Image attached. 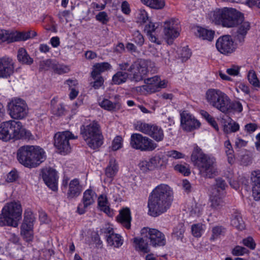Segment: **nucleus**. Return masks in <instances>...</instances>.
<instances>
[{
	"label": "nucleus",
	"mask_w": 260,
	"mask_h": 260,
	"mask_svg": "<svg viewBox=\"0 0 260 260\" xmlns=\"http://www.w3.org/2000/svg\"><path fill=\"white\" fill-rule=\"evenodd\" d=\"M122 138L120 136L116 137L113 140L112 144V149L114 151H116L121 148L122 147Z\"/></svg>",
	"instance_id": "obj_60"
},
{
	"label": "nucleus",
	"mask_w": 260,
	"mask_h": 260,
	"mask_svg": "<svg viewBox=\"0 0 260 260\" xmlns=\"http://www.w3.org/2000/svg\"><path fill=\"white\" fill-rule=\"evenodd\" d=\"M136 18L138 22L145 23L148 19V14L144 9H140L137 12Z\"/></svg>",
	"instance_id": "obj_54"
},
{
	"label": "nucleus",
	"mask_w": 260,
	"mask_h": 260,
	"mask_svg": "<svg viewBox=\"0 0 260 260\" xmlns=\"http://www.w3.org/2000/svg\"><path fill=\"white\" fill-rule=\"evenodd\" d=\"M181 125L183 129L190 132L198 128L200 126V122L187 111H183L180 113Z\"/></svg>",
	"instance_id": "obj_17"
},
{
	"label": "nucleus",
	"mask_w": 260,
	"mask_h": 260,
	"mask_svg": "<svg viewBox=\"0 0 260 260\" xmlns=\"http://www.w3.org/2000/svg\"><path fill=\"white\" fill-rule=\"evenodd\" d=\"M117 219L118 221L124 228L128 230L130 229L132 217L131 216V211L128 208H126L121 210Z\"/></svg>",
	"instance_id": "obj_26"
},
{
	"label": "nucleus",
	"mask_w": 260,
	"mask_h": 260,
	"mask_svg": "<svg viewBox=\"0 0 260 260\" xmlns=\"http://www.w3.org/2000/svg\"><path fill=\"white\" fill-rule=\"evenodd\" d=\"M216 47L221 53L228 55L235 51L236 45L234 43L230 36L225 35L219 37L217 39L216 43Z\"/></svg>",
	"instance_id": "obj_15"
},
{
	"label": "nucleus",
	"mask_w": 260,
	"mask_h": 260,
	"mask_svg": "<svg viewBox=\"0 0 260 260\" xmlns=\"http://www.w3.org/2000/svg\"><path fill=\"white\" fill-rule=\"evenodd\" d=\"M191 231L192 235L194 237H201L203 232L202 224L198 223L192 225L191 227Z\"/></svg>",
	"instance_id": "obj_57"
},
{
	"label": "nucleus",
	"mask_w": 260,
	"mask_h": 260,
	"mask_svg": "<svg viewBox=\"0 0 260 260\" xmlns=\"http://www.w3.org/2000/svg\"><path fill=\"white\" fill-rule=\"evenodd\" d=\"M37 35V32L33 30L18 32L0 29V43L3 42L11 43L25 41L32 38Z\"/></svg>",
	"instance_id": "obj_10"
},
{
	"label": "nucleus",
	"mask_w": 260,
	"mask_h": 260,
	"mask_svg": "<svg viewBox=\"0 0 260 260\" xmlns=\"http://www.w3.org/2000/svg\"><path fill=\"white\" fill-rule=\"evenodd\" d=\"M191 160L197 167L201 175L205 178H212L217 175L216 159L205 154L198 146L194 147L191 155Z\"/></svg>",
	"instance_id": "obj_2"
},
{
	"label": "nucleus",
	"mask_w": 260,
	"mask_h": 260,
	"mask_svg": "<svg viewBox=\"0 0 260 260\" xmlns=\"http://www.w3.org/2000/svg\"><path fill=\"white\" fill-rule=\"evenodd\" d=\"M22 211L21 206L19 203L7 204L0 214V226H17V221L21 218Z\"/></svg>",
	"instance_id": "obj_6"
},
{
	"label": "nucleus",
	"mask_w": 260,
	"mask_h": 260,
	"mask_svg": "<svg viewBox=\"0 0 260 260\" xmlns=\"http://www.w3.org/2000/svg\"><path fill=\"white\" fill-rule=\"evenodd\" d=\"M205 100L211 107L223 113H227L230 97L218 89L209 88L205 93Z\"/></svg>",
	"instance_id": "obj_8"
},
{
	"label": "nucleus",
	"mask_w": 260,
	"mask_h": 260,
	"mask_svg": "<svg viewBox=\"0 0 260 260\" xmlns=\"http://www.w3.org/2000/svg\"><path fill=\"white\" fill-rule=\"evenodd\" d=\"M214 32L207 29L200 27L198 29V35L199 37L203 40L211 41L214 37Z\"/></svg>",
	"instance_id": "obj_44"
},
{
	"label": "nucleus",
	"mask_w": 260,
	"mask_h": 260,
	"mask_svg": "<svg viewBox=\"0 0 260 260\" xmlns=\"http://www.w3.org/2000/svg\"><path fill=\"white\" fill-rule=\"evenodd\" d=\"M99 105L102 108L109 111H116L119 110L121 107V104L119 102H112L107 99H104L102 101L99 102Z\"/></svg>",
	"instance_id": "obj_30"
},
{
	"label": "nucleus",
	"mask_w": 260,
	"mask_h": 260,
	"mask_svg": "<svg viewBox=\"0 0 260 260\" xmlns=\"http://www.w3.org/2000/svg\"><path fill=\"white\" fill-rule=\"evenodd\" d=\"M226 73L231 76H237L239 74L240 68L238 66H233L231 68L226 69Z\"/></svg>",
	"instance_id": "obj_64"
},
{
	"label": "nucleus",
	"mask_w": 260,
	"mask_h": 260,
	"mask_svg": "<svg viewBox=\"0 0 260 260\" xmlns=\"http://www.w3.org/2000/svg\"><path fill=\"white\" fill-rule=\"evenodd\" d=\"M242 14L235 9L224 8L214 11L213 20L216 24L228 28L236 27Z\"/></svg>",
	"instance_id": "obj_5"
},
{
	"label": "nucleus",
	"mask_w": 260,
	"mask_h": 260,
	"mask_svg": "<svg viewBox=\"0 0 260 260\" xmlns=\"http://www.w3.org/2000/svg\"><path fill=\"white\" fill-rule=\"evenodd\" d=\"M118 171V165L116 160L114 158L110 159L109 164L105 169V175L110 179V181L112 180L113 177L116 175Z\"/></svg>",
	"instance_id": "obj_29"
},
{
	"label": "nucleus",
	"mask_w": 260,
	"mask_h": 260,
	"mask_svg": "<svg viewBox=\"0 0 260 260\" xmlns=\"http://www.w3.org/2000/svg\"><path fill=\"white\" fill-rule=\"evenodd\" d=\"M82 137L91 149H96L103 143V136L98 122L93 121L89 124L82 125L80 128Z\"/></svg>",
	"instance_id": "obj_4"
},
{
	"label": "nucleus",
	"mask_w": 260,
	"mask_h": 260,
	"mask_svg": "<svg viewBox=\"0 0 260 260\" xmlns=\"http://www.w3.org/2000/svg\"><path fill=\"white\" fill-rule=\"evenodd\" d=\"M251 180L253 196L255 200H260V170L252 172Z\"/></svg>",
	"instance_id": "obj_23"
},
{
	"label": "nucleus",
	"mask_w": 260,
	"mask_h": 260,
	"mask_svg": "<svg viewBox=\"0 0 260 260\" xmlns=\"http://www.w3.org/2000/svg\"><path fill=\"white\" fill-rule=\"evenodd\" d=\"M8 111L13 119H22L27 114L28 109L24 101L20 99L12 100L8 104Z\"/></svg>",
	"instance_id": "obj_13"
},
{
	"label": "nucleus",
	"mask_w": 260,
	"mask_h": 260,
	"mask_svg": "<svg viewBox=\"0 0 260 260\" xmlns=\"http://www.w3.org/2000/svg\"><path fill=\"white\" fill-rule=\"evenodd\" d=\"M119 69L121 71H127L131 81L139 82L144 79L148 72V63L144 59H138L131 65L127 62L119 64Z\"/></svg>",
	"instance_id": "obj_7"
},
{
	"label": "nucleus",
	"mask_w": 260,
	"mask_h": 260,
	"mask_svg": "<svg viewBox=\"0 0 260 260\" xmlns=\"http://www.w3.org/2000/svg\"><path fill=\"white\" fill-rule=\"evenodd\" d=\"M123 71H120L117 72L114 74L112 77V82L113 84L116 85H119L125 83L129 75V73L123 72Z\"/></svg>",
	"instance_id": "obj_39"
},
{
	"label": "nucleus",
	"mask_w": 260,
	"mask_h": 260,
	"mask_svg": "<svg viewBox=\"0 0 260 260\" xmlns=\"http://www.w3.org/2000/svg\"><path fill=\"white\" fill-rule=\"evenodd\" d=\"M159 80V77L157 76L147 78L144 81L146 85L142 86V87L150 92H154L156 91V85Z\"/></svg>",
	"instance_id": "obj_34"
},
{
	"label": "nucleus",
	"mask_w": 260,
	"mask_h": 260,
	"mask_svg": "<svg viewBox=\"0 0 260 260\" xmlns=\"http://www.w3.org/2000/svg\"><path fill=\"white\" fill-rule=\"evenodd\" d=\"M152 125V124L143 122L142 121H138L134 124V127L136 130L140 131L145 135H148Z\"/></svg>",
	"instance_id": "obj_43"
},
{
	"label": "nucleus",
	"mask_w": 260,
	"mask_h": 260,
	"mask_svg": "<svg viewBox=\"0 0 260 260\" xmlns=\"http://www.w3.org/2000/svg\"><path fill=\"white\" fill-rule=\"evenodd\" d=\"M82 190V186L77 179L71 180L69 183V189L67 194L68 199H72L78 197Z\"/></svg>",
	"instance_id": "obj_25"
},
{
	"label": "nucleus",
	"mask_w": 260,
	"mask_h": 260,
	"mask_svg": "<svg viewBox=\"0 0 260 260\" xmlns=\"http://www.w3.org/2000/svg\"><path fill=\"white\" fill-rule=\"evenodd\" d=\"M180 26L178 20L171 19L164 24V34L168 39L177 38L180 34Z\"/></svg>",
	"instance_id": "obj_18"
},
{
	"label": "nucleus",
	"mask_w": 260,
	"mask_h": 260,
	"mask_svg": "<svg viewBox=\"0 0 260 260\" xmlns=\"http://www.w3.org/2000/svg\"><path fill=\"white\" fill-rule=\"evenodd\" d=\"M241 1L250 7H256L260 8V0H241Z\"/></svg>",
	"instance_id": "obj_63"
},
{
	"label": "nucleus",
	"mask_w": 260,
	"mask_h": 260,
	"mask_svg": "<svg viewBox=\"0 0 260 260\" xmlns=\"http://www.w3.org/2000/svg\"><path fill=\"white\" fill-rule=\"evenodd\" d=\"M166 155L169 157H172L174 159L183 158L185 155L177 150H172L167 152Z\"/></svg>",
	"instance_id": "obj_59"
},
{
	"label": "nucleus",
	"mask_w": 260,
	"mask_h": 260,
	"mask_svg": "<svg viewBox=\"0 0 260 260\" xmlns=\"http://www.w3.org/2000/svg\"><path fill=\"white\" fill-rule=\"evenodd\" d=\"M148 136L153 139L155 141L159 142L164 140V131L160 126L152 124Z\"/></svg>",
	"instance_id": "obj_31"
},
{
	"label": "nucleus",
	"mask_w": 260,
	"mask_h": 260,
	"mask_svg": "<svg viewBox=\"0 0 260 260\" xmlns=\"http://www.w3.org/2000/svg\"><path fill=\"white\" fill-rule=\"evenodd\" d=\"M55 61L51 59H46L41 61L40 63V70L47 71L49 70H53Z\"/></svg>",
	"instance_id": "obj_55"
},
{
	"label": "nucleus",
	"mask_w": 260,
	"mask_h": 260,
	"mask_svg": "<svg viewBox=\"0 0 260 260\" xmlns=\"http://www.w3.org/2000/svg\"><path fill=\"white\" fill-rule=\"evenodd\" d=\"M231 224L233 227L241 231L245 229L244 222L239 213H235L233 215Z\"/></svg>",
	"instance_id": "obj_40"
},
{
	"label": "nucleus",
	"mask_w": 260,
	"mask_h": 260,
	"mask_svg": "<svg viewBox=\"0 0 260 260\" xmlns=\"http://www.w3.org/2000/svg\"><path fill=\"white\" fill-rule=\"evenodd\" d=\"M149 160L153 170L159 169L166 164L164 157L159 155H155L149 158Z\"/></svg>",
	"instance_id": "obj_42"
},
{
	"label": "nucleus",
	"mask_w": 260,
	"mask_h": 260,
	"mask_svg": "<svg viewBox=\"0 0 260 260\" xmlns=\"http://www.w3.org/2000/svg\"><path fill=\"white\" fill-rule=\"evenodd\" d=\"M98 205L101 211L108 215L111 214V210L106 196L104 195L100 196L98 199Z\"/></svg>",
	"instance_id": "obj_41"
},
{
	"label": "nucleus",
	"mask_w": 260,
	"mask_h": 260,
	"mask_svg": "<svg viewBox=\"0 0 260 260\" xmlns=\"http://www.w3.org/2000/svg\"><path fill=\"white\" fill-rule=\"evenodd\" d=\"M243 243L245 246L248 247V248L251 249H254L255 248V244L254 242L253 239L250 237H249L247 238L243 239Z\"/></svg>",
	"instance_id": "obj_62"
},
{
	"label": "nucleus",
	"mask_w": 260,
	"mask_h": 260,
	"mask_svg": "<svg viewBox=\"0 0 260 260\" xmlns=\"http://www.w3.org/2000/svg\"><path fill=\"white\" fill-rule=\"evenodd\" d=\"M134 242L141 251L144 253H148L150 251L148 244L142 238H135Z\"/></svg>",
	"instance_id": "obj_46"
},
{
	"label": "nucleus",
	"mask_w": 260,
	"mask_h": 260,
	"mask_svg": "<svg viewBox=\"0 0 260 260\" xmlns=\"http://www.w3.org/2000/svg\"><path fill=\"white\" fill-rule=\"evenodd\" d=\"M202 116L212 125L216 131L218 130V124L215 119L211 116L207 111L202 110L201 111Z\"/></svg>",
	"instance_id": "obj_51"
},
{
	"label": "nucleus",
	"mask_w": 260,
	"mask_h": 260,
	"mask_svg": "<svg viewBox=\"0 0 260 260\" xmlns=\"http://www.w3.org/2000/svg\"><path fill=\"white\" fill-rule=\"evenodd\" d=\"M173 191L168 185L157 186L149 195L148 201V213L157 217L170 208L173 200Z\"/></svg>",
	"instance_id": "obj_1"
},
{
	"label": "nucleus",
	"mask_w": 260,
	"mask_h": 260,
	"mask_svg": "<svg viewBox=\"0 0 260 260\" xmlns=\"http://www.w3.org/2000/svg\"><path fill=\"white\" fill-rule=\"evenodd\" d=\"M17 157L21 164L29 168L38 166L46 159L44 150L34 145L20 147L17 151Z\"/></svg>",
	"instance_id": "obj_3"
},
{
	"label": "nucleus",
	"mask_w": 260,
	"mask_h": 260,
	"mask_svg": "<svg viewBox=\"0 0 260 260\" xmlns=\"http://www.w3.org/2000/svg\"><path fill=\"white\" fill-rule=\"evenodd\" d=\"M53 71L56 74L61 75L65 73H68L70 71V68L69 66L62 64H59L56 63L55 61L54 62V64Z\"/></svg>",
	"instance_id": "obj_48"
},
{
	"label": "nucleus",
	"mask_w": 260,
	"mask_h": 260,
	"mask_svg": "<svg viewBox=\"0 0 260 260\" xmlns=\"http://www.w3.org/2000/svg\"><path fill=\"white\" fill-rule=\"evenodd\" d=\"M145 5L155 10L162 9L165 6V0H140Z\"/></svg>",
	"instance_id": "obj_38"
},
{
	"label": "nucleus",
	"mask_w": 260,
	"mask_h": 260,
	"mask_svg": "<svg viewBox=\"0 0 260 260\" xmlns=\"http://www.w3.org/2000/svg\"><path fill=\"white\" fill-rule=\"evenodd\" d=\"M133 41L138 45L141 46L144 43V38L139 30H135L133 33Z\"/></svg>",
	"instance_id": "obj_53"
},
{
	"label": "nucleus",
	"mask_w": 260,
	"mask_h": 260,
	"mask_svg": "<svg viewBox=\"0 0 260 260\" xmlns=\"http://www.w3.org/2000/svg\"><path fill=\"white\" fill-rule=\"evenodd\" d=\"M101 234L106 237L107 242L110 246L118 248L123 244V240L119 234L114 233L113 229L109 225H106L100 230Z\"/></svg>",
	"instance_id": "obj_16"
},
{
	"label": "nucleus",
	"mask_w": 260,
	"mask_h": 260,
	"mask_svg": "<svg viewBox=\"0 0 260 260\" xmlns=\"http://www.w3.org/2000/svg\"><path fill=\"white\" fill-rule=\"evenodd\" d=\"M225 229L222 226H215L212 228V236L210 238L211 240H214L218 238L220 236L224 234Z\"/></svg>",
	"instance_id": "obj_50"
},
{
	"label": "nucleus",
	"mask_w": 260,
	"mask_h": 260,
	"mask_svg": "<svg viewBox=\"0 0 260 260\" xmlns=\"http://www.w3.org/2000/svg\"><path fill=\"white\" fill-rule=\"evenodd\" d=\"M236 38L239 42H243L244 40L248 30L250 28V24L249 22L244 20L243 16L241 17V21L238 22Z\"/></svg>",
	"instance_id": "obj_24"
},
{
	"label": "nucleus",
	"mask_w": 260,
	"mask_h": 260,
	"mask_svg": "<svg viewBox=\"0 0 260 260\" xmlns=\"http://www.w3.org/2000/svg\"><path fill=\"white\" fill-rule=\"evenodd\" d=\"M17 59L19 62L24 64H31L33 62V59L29 56L24 48H20L18 49Z\"/></svg>",
	"instance_id": "obj_36"
},
{
	"label": "nucleus",
	"mask_w": 260,
	"mask_h": 260,
	"mask_svg": "<svg viewBox=\"0 0 260 260\" xmlns=\"http://www.w3.org/2000/svg\"><path fill=\"white\" fill-rule=\"evenodd\" d=\"M95 199V193L91 189H87L83 193L81 202L78 205L77 211L80 214H84L88 207L91 205Z\"/></svg>",
	"instance_id": "obj_20"
},
{
	"label": "nucleus",
	"mask_w": 260,
	"mask_h": 260,
	"mask_svg": "<svg viewBox=\"0 0 260 260\" xmlns=\"http://www.w3.org/2000/svg\"><path fill=\"white\" fill-rule=\"evenodd\" d=\"M141 235L150 240V243L153 247L164 246L166 239L165 235L155 229L145 227L141 230Z\"/></svg>",
	"instance_id": "obj_14"
},
{
	"label": "nucleus",
	"mask_w": 260,
	"mask_h": 260,
	"mask_svg": "<svg viewBox=\"0 0 260 260\" xmlns=\"http://www.w3.org/2000/svg\"><path fill=\"white\" fill-rule=\"evenodd\" d=\"M228 185L225 181L220 177L215 179V183L210 186L209 192H213L216 191L217 193L226 194L225 189Z\"/></svg>",
	"instance_id": "obj_28"
},
{
	"label": "nucleus",
	"mask_w": 260,
	"mask_h": 260,
	"mask_svg": "<svg viewBox=\"0 0 260 260\" xmlns=\"http://www.w3.org/2000/svg\"><path fill=\"white\" fill-rule=\"evenodd\" d=\"M247 79L253 87H260V81L257 77L256 72L253 70H250L248 71L247 74Z\"/></svg>",
	"instance_id": "obj_45"
},
{
	"label": "nucleus",
	"mask_w": 260,
	"mask_h": 260,
	"mask_svg": "<svg viewBox=\"0 0 260 260\" xmlns=\"http://www.w3.org/2000/svg\"><path fill=\"white\" fill-rule=\"evenodd\" d=\"M111 68V65L108 62L96 63L93 66L91 72V77L95 79L102 72H104Z\"/></svg>",
	"instance_id": "obj_35"
},
{
	"label": "nucleus",
	"mask_w": 260,
	"mask_h": 260,
	"mask_svg": "<svg viewBox=\"0 0 260 260\" xmlns=\"http://www.w3.org/2000/svg\"><path fill=\"white\" fill-rule=\"evenodd\" d=\"M210 207L214 210H220L225 205L224 198L225 194L217 193L216 191L209 192Z\"/></svg>",
	"instance_id": "obj_22"
},
{
	"label": "nucleus",
	"mask_w": 260,
	"mask_h": 260,
	"mask_svg": "<svg viewBox=\"0 0 260 260\" xmlns=\"http://www.w3.org/2000/svg\"><path fill=\"white\" fill-rule=\"evenodd\" d=\"M36 218L30 209H27L24 213V219L20 227V234L26 242L33 239V226Z\"/></svg>",
	"instance_id": "obj_12"
},
{
	"label": "nucleus",
	"mask_w": 260,
	"mask_h": 260,
	"mask_svg": "<svg viewBox=\"0 0 260 260\" xmlns=\"http://www.w3.org/2000/svg\"><path fill=\"white\" fill-rule=\"evenodd\" d=\"M96 19L103 24H106L109 20L107 14L104 12H101L95 16Z\"/></svg>",
	"instance_id": "obj_58"
},
{
	"label": "nucleus",
	"mask_w": 260,
	"mask_h": 260,
	"mask_svg": "<svg viewBox=\"0 0 260 260\" xmlns=\"http://www.w3.org/2000/svg\"><path fill=\"white\" fill-rule=\"evenodd\" d=\"M158 27V24L155 25V24L149 22V23L145 25L144 31L146 32L148 36H149V40L152 42L156 43L157 44H160L161 42L153 34Z\"/></svg>",
	"instance_id": "obj_32"
},
{
	"label": "nucleus",
	"mask_w": 260,
	"mask_h": 260,
	"mask_svg": "<svg viewBox=\"0 0 260 260\" xmlns=\"http://www.w3.org/2000/svg\"><path fill=\"white\" fill-rule=\"evenodd\" d=\"M9 123L12 139H21L24 129L21 122L20 121L10 120L9 121Z\"/></svg>",
	"instance_id": "obj_27"
},
{
	"label": "nucleus",
	"mask_w": 260,
	"mask_h": 260,
	"mask_svg": "<svg viewBox=\"0 0 260 260\" xmlns=\"http://www.w3.org/2000/svg\"><path fill=\"white\" fill-rule=\"evenodd\" d=\"M130 144L132 148L141 151H152L158 146L153 140L138 133L131 135Z\"/></svg>",
	"instance_id": "obj_11"
},
{
	"label": "nucleus",
	"mask_w": 260,
	"mask_h": 260,
	"mask_svg": "<svg viewBox=\"0 0 260 260\" xmlns=\"http://www.w3.org/2000/svg\"><path fill=\"white\" fill-rule=\"evenodd\" d=\"M185 228L182 223L178 224L173 230V235L176 238L177 240H181L183 238Z\"/></svg>",
	"instance_id": "obj_49"
},
{
	"label": "nucleus",
	"mask_w": 260,
	"mask_h": 260,
	"mask_svg": "<svg viewBox=\"0 0 260 260\" xmlns=\"http://www.w3.org/2000/svg\"><path fill=\"white\" fill-rule=\"evenodd\" d=\"M191 52L188 48L186 47L183 48L180 54L182 61H185L189 58L191 56Z\"/></svg>",
	"instance_id": "obj_61"
},
{
	"label": "nucleus",
	"mask_w": 260,
	"mask_h": 260,
	"mask_svg": "<svg viewBox=\"0 0 260 260\" xmlns=\"http://www.w3.org/2000/svg\"><path fill=\"white\" fill-rule=\"evenodd\" d=\"M150 165V162L149 159H148L141 161L139 162L138 166L142 172L146 173L149 171H153L152 166Z\"/></svg>",
	"instance_id": "obj_52"
},
{
	"label": "nucleus",
	"mask_w": 260,
	"mask_h": 260,
	"mask_svg": "<svg viewBox=\"0 0 260 260\" xmlns=\"http://www.w3.org/2000/svg\"><path fill=\"white\" fill-rule=\"evenodd\" d=\"M14 62L8 57H0V78H8L14 73Z\"/></svg>",
	"instance_id": "obj_21"
},
{
	"label": "nucleus",
	"mask_w": 260,
	"mask_h": 260,
	"mask_svg": "<svg viewBox=\"0 0 260 260\" xmlns=\"http://www.w3.org/2000/svg\"><path fill=\"white\" fill-rule=\"evenodd\" d=\"M77 138V136H75L69 131L58 132L54 137V145L59 153L65 155L70 152L71 150L70 140Z\"/></svg>",
	"instance_id": "obj_9"
},
{
	"label": "nucleus",
	"mask_w": 260,
	"mask_h": 260,
	"mask_svg": "<svg viewBox=\"0 0 260 260\" xmlns=\"http://www.w3.org/2000/svg\"><path fill=\"white\" fill-rule=\"evenodd\" d=\"M42 177L47 186L53 191L57 189V175L56 171L51 168L42 171Z\"/></svg>",
	"instance_id": "obj_19"
},
{
	"label": "nucleus",
	"mask_w": 260,
	"mask_h": 260,
	"mask_svg": "<svg viewBox=\"0 0 260 260\" xmlns=\"http://www.w3.org/2000/svg\"><path fill=\"white\" fill-rule=\"evenodd\" d=\"M224 150L228 157V162L234 164L235 161L234 151L230 140H226L224 143Z\"/></svg>",
	"instance_id": "obj_37"
},
{
	"label": "nucleus",
	"mask_w": 260,
	"mask_h": 260,
	"mask_svg": "<svg viewBox=\"0 0 260 260\" xmlns=\"http://www.w3.org/2000/svg\"><path fill=\"white\" fill-rule=\"evenodd\" d=\"M11 139L9 121L1 123L0 124V139L4 141H8Z\"/></svg>",
	"instance_id": "obj_33"
},
{
	"label": "nucleus",
	"mask_w": 260,
	"mask_h": 260,
	"mask_svg": "<svg viewBox=\"0 0 260 260\" xmlns=\"http://www.w3.org/2000/svg\"><path fill=\"white\" fill-rule=\"evenodd\" d=\"M228 109L227 110V113L233 111L235 112L240 113L243 110V107L242 104L239 101H233L232 102L230 100L228 103Z\"/></svg>",
	"instance_id": "obj_47"
},
{
	"label": "nucleus",
	"mask_w": 260,
	"mask_h": 260,
	"mask_svg": "<svg viewBox=\"0 0 260 260\" xmlns=\"http://www.w3.org/2000/svg\"><path fill=\"white\" fill-rule=\"evenodd\" d=\"M174 169L184 176H188L190 174V169L187 165H177L174 167Z\"/></svg>",
	"instance_id": "obj_56"
}]
</instances>
